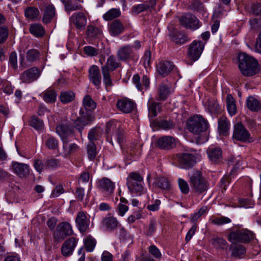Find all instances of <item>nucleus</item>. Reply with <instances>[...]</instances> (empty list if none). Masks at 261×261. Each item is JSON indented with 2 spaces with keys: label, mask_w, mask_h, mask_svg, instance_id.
Returning a JSON list of instances; mask_svg holds the SVG:
<instances>
[{
  "label": "nucleus",
  "mask_w": 261,
  "mask_h": 261,
  "mask_svg": "<svg viewBox=\"0 0 261 261\" xmlns=\"http://www.w3.org/2000/svg\"><path fill=\"white\" fill-rule=\"evenodd\" d=\"M59 98L62 103L66 104L72 101L75 98V93L70 90L61 92Z\"/></svg>",
  "instance_id": "nucleus-36"
},
{
  "label": "nucleus",
  "mask_w": 261,
  "mask_h": 261,
  "mask_svg": "<svg viewBox=\"0 0 261 261\" xmlns=\"http://www.w3.org/2000/svg\"><path fill=\"white\" fill-rule=\"evenodd\" d=\"M83 104L87 111H91L96 108V103L92 100L91 96L86 95L83 100Z\"/></svg>",
  "instance_id": "nucleus-44"
},
{
  "label": "nucleus",
  "mask_w": 261,
  "mask_h": 261,
  "mask_svg": "<svg viewBox=\"0 0 261 261\" xmlns=\"http://www.w3.org/2000/svg\"><path fill=\"white\" fill-rule=\"evenodd\" d=\"M176 160L184 168L192 167L195 164V158L191 153H179L176 154Z\"/></svg>",
  "instance_id": "nucleus-14"
},
{
  "label": "nucleus",
  "mask_w": 261,
  "mask_h": 261,
  "mask_svg": "<svg viewBox=\"0 0 261 261\" xmlns=\"http://www.w3.org/2000/svg\"><path fill=\"white\" fill-rule=\"evenodd\" d=\"M154 184L163 190H169L170 188V184L169 180L164 177H158L155 179Z\"/></svg>",
  "instance_id": "nucleus-43"
},
{
  "label": "nucleus",
  "mask_w": 261,
  "mask_h": 261,
  "mask_svg": "<svg viewBox=\"0 0 261 261\" xmlns=\"http://www.w3.org/2000/svg\"><path fill=\"white\" fill-rule=\"evenodd\" d=\"M70 21L78 30H84L87 24V18L82 12L73 13L70 17Z\"/></svg>",
  "instance_id": "nucleus-18"
},
{
  "label": "nucleus",
  "mask_w": 261,
  "mask_h": 261,
  "mask_svg": "<svg viewBox=\"0 0 261 261\" xmlns=\"http://www.w3.org/2000/svg\"><path fill=\"white\" fill-rule=\"evenodd\" d=\"M78 240L71 237L65 241L61 247V253L63 256L68 257L72 254L76 246Z\"/></svg>",
  "instance_id": "nucleus-17"
},
{
  "label": "nucleus",
  "mask_w": 261,
  "mask_h": 261,
  "mask_svg": "<svg viewBox=\"0 0 261 261\" xmlns=\"http://www.w3.org/2000/svg\"><path fill=\"white\" fill-rule=\"evenodd\" d=\"M117 219L112 216L105 217L102 221V226L108 230H113L118 226Z\"/></svg>",
  "instance_id": "nucleus-29"
},
{
  "label": "nucleus",
  "mask_w": 261,
  "mask_h": 261,
  "mask_svg": "<svg viewBox=\"0 0 261 261\" xmlns=\"http://www.w3.org/2000/svg\"><path fill=\"white\" fill-rule=\"evenodd\" d=\"M148 115L150 117H154L158 114V111L160 110L159 103L151 101L148 102Z\"/></svg>",
  "instance_id": "nucleus-41"
},
{
  "label": "nucleus",
  "mask_w": 261,
  "mask_h": 261,
  "mask_svg": "<svg viewBox=\"0 0 261 261\" xmlns=\"http://www.w3.org/2000/svg\"><path fill=\"white\" fill-rule=\"evenodd\" d=\"M43 100L47 103H54L57 99V94L55 90L49 89L40 94Z\"/></svg>",
  "instance_id": "nucleus-32"
},
{
  "label": "nucleus",
  "mask_w": 261,
  "mask_h": 261,
  "mask_svg": "<svg viewBox=\"0 0 261 261\" xmlns=\"http://www.w3.org/2000/svg\"><path fill=\"white\" fill-rule=\"evenodd\" d=\"M64 192L65 190L62 185H57L52 191L51 196L53 198L57 197L64 193Z\"/></svg>",
  "instance_id": "nucleus-64"
},
{
  "label": "nucleus",
  "mask_w": 261,
  "mask_h": 261,
  "mask_svg": "<svg viewBox=\"0 0 261 261\" xmlns=\"http://www.w3.org/2000/svg\"><path fill=\"white\" fill-rule=\"evenodd\" d=\"M175 66L170 62L164 61L160 62L157 66L156 70L158 73L162 77L167 76L174 68Z\"/></svg>",
  "instance_id": "nucleus-22"
},
{
  "label": "nucleus",
  "mask_w": 261,
  "mask_h": 261,
  "mask_svg": "<svg viewBox=\"0 0 261 261\" xmlns=\"http://www.w3.org/2000/svg\"><path fill=\"white\" fill-rule=\"evenodd\" d=\"M29 125L37 130H41L43 127V122L35 116L31 118Z\"/></svg>",
  "instance_id": "nucleus-45"
},
{
  "label": "nucleus",
  "mask_w": 261,
  "mask_h": 261,
  "mask_svg": "<svg viewBox=\"0 0 261 261\" xmlns=\"http://www.w3.org/2000/svg\"><path fill=\"white\" fill-rule=\"evenodd\" d=\"M39 69L35 67L25 70L20 75V79L22 82L30 83L36 80L40 76Z\"/></svg>",
  "instance_id": "nucleus-15"
},
{
  "label": "nucleus",
  "mask_w": 261,
  "mask_h": 261,
  "mask_svg": "<svg viewBox=\"0 0 261 261\" xmlns=\"http://www.w3.org/2000/svg\"><path fill=\"white\" fill-rule=\"evenodd\" d=\"M148 252L150 255L155 258H160L162 256L160 250L154 245L149 246L148 248Z\"/></svg>",
  "instance_id": "nucleus-62"
},
{
  "label": "nucleus",
  "mask_w": 261,
  "mask_h": 261,
  "mask_svg": "<svg viewBox=\"0 0 261 261\" xmlns=\"http://www.w3.org/2000/svg\"><path fill=\"white\" fill-rule=\"evenodd\" d=\"M100 134V129L98 128H93L90 129L88 133V138L90 142H93L99 138Z\"/></svg>",
  "instance_id": "nucleus-52"
},
{
  "label": "nucleus",
  "mask_w": 261,
  "mask_h": 261,
  "mask_svg": "<svg viewBox=\"0 0 261 261\" xmlns=\"http://www.w3.org/2000/svg\"><path fill=\"white\" fill-rule=\"evenodd\" d=\"M62 144L63 151L61 153V155L64 158L69 157L79 149V146L76 144L69 143V140L62 141Z\"/></svg>",
  "instance_id": "nucleus-21"
},
{
  "label": "nucleus",
  "mask_w": 261,
  "mask_h": 261,
  "mask_svg": "<svg viewBox=\"0 0 261 261\" xmlns=\"http://www.w3.org/2000/svg\"><path fill=\"white\" fill-rule=\"evenodd\" d=\"M147 9H148V5L144 3L134 6L132 9V13L137 14Z\"/></svg>",
  "instance_id": "nucleus-60"
},
{
  "label": "nucleus",
  "mask_w": 261,
  "mask_h": 261,
  "mask_svg": "<svg viewBox=\"0 0 261 261\" xmlns=\"http://www.w3.org/2000/svg\"><path fill=\"white\" fill-rule=\"evenodd\" d=\"M247 108L252 112H258L261 109V101L253 96H249L246 101Z\"/></svg>",
  "instance_id": "nucleus-30"
},
{
  "label": "nucleus",
  "mask_w": 261,
  "mask_h": 261,
  "mask_svg": "<svg viewBox=\"0 0 261 261\" xmlns=\"http://www.w3.org/2000/svg\"><path fill=\"white\" fill-rule=\"evenodd\" d=\"M121 11L119 9L112 8L103 15V18L106 21L111 20L120 16Z\"/></svg>",
  "instance_id": "nucleus-40"
},
{
  "label": "nucleus",
  "mask_w": 261,
  "mask_h": 261,
  "mask_svg": "<svg viewBox=\"0 0 261 261\" xmlns=\"http://www.w3.org/2000/svg\"><path fill=\"white\" fill-rule=\"evenodd\" d=\"M84 53L89 57H93L97 56L99 53V49L91 46H86L83 48Z\"/></svg>",
  "instance_id": "nucleus-57"
},
{
  "label": "nucleus",
  "mask_w": 261,
  "mask_h": 261,
  "mask_svg": "<svg viewBox=\"0 0 261 261\" xmlns=\"http://www.w3.org/2000/svg\"><path fill=\"white\" fill-rule=\"evenodd\" d=\"M75 223L79 230L83 233L88 229L90 220L84 212H80L76 216Z\"/></svg>",
  "instance_id": "nucleus-19"
},
{
  "label": "nucleus",
  "mask_w": 261,
  "mask_h": 261,
  "mask_svg": "<svg viewBox=\"0 0 261 261\" xmlns=\"http://www.w3.org/2000/svg\"><path fill=\"white\" fill-rule=\"evenodd\" d=\"M178 184L181 193L187 194L189 192V186L188 182L182 178H179L178 179Z\"/></svg>",
  "instance_id": "nucleus-53"
},
{
  "label": "nucleus",
  "mask_w": 261,
  "mask_h": 261,
  "mask_svg": "<svg viewBox=\"0 0 261 261\" xmlns=\"http://www.w3.org/2000/svg\"><path fill=\"white\" fill-rule=\"evenodd\" d=\"M102 34L101 29L92 25H88L87 30V35L89 37L92 38H100Z\"/></svg>",
  "instance_id": "nucleus-38"
},
{
  "label": "nucleus",
  "mask_w": 261,
  "mask_h": 261,
  "mask_svg": "<svg viewBox=\"0 0 261 261\" xmlns=\"http://www.w3.org/2000/svg\"><path fill=\"white\" fill-rule=\"evenodd\" d=\"M232 137L233 139L243 142H250L252 141L249 131L241 123H237L233 126Z\"/></svg>",
  "instance_id": "nucleus-8"
},
{
  "label": "nucleus",
  "mask_w": 261,
  "mask_h": 261,
  "mask_svg": "<svg viewBox=\"0 0 261 261\" xmlns=\"http://www.w3.org/2000/svg\"><path fill=\"white\" fill-rule=\"evenodd\" d=\"M88 124V123L84 120L82 118L79 117L75 121L74 123V127L81 133L84 127Z\"/></svg>",
  "instance_id": "nucleus-58"
},
{
  "label": "nucleus",
  "mask_w": 261,
  "mask_h": 261,
  "mask_svg": "<svg viewBox=\"0 0 261 261\" xmlns=\"http://www.w3.org/2000/svg\"><path fill=\"white\" fill-rule=\"evenodd\" d=\"M120 65V63L116 60L115 56L111 55L108 58L106 65H105L103 66H106L109 71H113L116 68L119 67Z\"/></svg>",
  "instance_id": "nucleus-39"
},
{
  "label": "nucleus",
  "mask_w": 261,
  "mask_h": 261,
  "mask_svg": "<svg viewBox=\"0 0 261 261\" xmlns=\"http://www.w3.org/2000/svg\"><path fill=\"white\" fill-rule=\"evenodd\" d=\"M29 31L31 34L37 38L42 37L45 34L44 28L39 23L32 24L30 27Z\"/></svg>",
  "instance_id": "nucleus-35"
},
{
  "label": "nucleus",
  "mask_w": 261,
  "mask_h": 261,
  "mask_svg": "<svg viewBox=\"0 0 261 261\" xmlns=\"http://www.w3.org/2000/svg\"><path fill=\"white\" fill-rule=\"evenodd\" d=\"M109 31L112 36H116L123 32V24L119 20H115L109 25Z\"/></svg>",
  "instance_id": "nucleus-26"
},
{
  "label": "nucleus",
  "mask_w": 261,
  "mask_h": 261,
  "mask_svg": "<svg viewBox=\"0 0 261 261\" xmlns=\"http://www.w3.org/2000/svg\"><path fill=\"white\" fill-rule=\"evenodd\" d=\"M134 54L133 46L129 44L120 47L116 53L118 59L124 62L132 60L134 59Z\"/></svg>",
  "instance_id": "nucleus-11"
},
{
  "label": "nucleus",
  "mask_w": 261,
  "mask_h": 261,
  "mask_svg": "<svg viewBox=\"0 0 261 261\" xmlns=\"http://www.w3.org/2000/svg\"><path fill=\"white\" fill-rule=\"evenodd\" d=\"M211 243L212 245L217 248H220L222 249L227 248L226 241L221 238H214L211 239Z\"/></svg>",
  "instance_id": "nucleus-47"
},
{
  "label": "nucleus",
  "mask_w": 261,
  "mask_h": 261,
  "mask_svg": "<svg viewBox=\"0 0 261 261\" xmlns=\"http://www.w3.org/2000/svg\"><path fill=\"white\" fill-rule=\"evenodd\" d=\"M61 1L64 5L65 9L67 12L80 10L82 8L81 5L76 3V2L66 0H61Z\"/></svg>",
  "instance_id": "nucleus-37"
},
{
  "label": "nucleus",
  "mask_w": 261,
  "mask_h": 261,
  "mask_svg": "<svg viewBox=\"0 0 261 261\" xmlns=\"http://www.w3.org/2000/svg\"><path fill=\"white\" fill-rule=\"evenodd\" d=\"M204 44L201 41L195 40L189 45L188 50V58L194 61H197L201 56L204 49Z\"/></svg>",
  "instance_id": "nucleus-9"
},
{
  "label": "nucleus",
  "mask_w": 261,
  "mask_h": 261,
  "mask_svg": "<svg viewBox=\"0 0 261 261\" xmlns=\"http://www.w3.org/2000/svg\"><path fill=\"white\" fill-rule=\"evenodd\" d=\"M156 145L163 149H170L176 145L175 139L171 136H164L158 139Z\"/></svg>",
  "instance_id": "nucleus-24"
},
{
  "label": "nucleus",
  "mask_w": 261,
  "mask_h": 261,
  "mask_svg": "<svg viewBox=\"0 0 261 261\" xmlns=\"http://www.w3.org/2000/svg\"><path fill=\"white\" fill-rule=\"evenodd\" d=\"M208 127L207 121L201 116L195 115L190 118L187 122V129L191 133L200 135Z\"/></svg>",
  "instance_id": "nucleus-5"
},
{
  "label": "nucleus",
  "mask_w": 261,
  "mask_h": 261,
  "mask_svg": "<svg viewBox=\"0 0 261 261\" xmlns=\"http://www.w3.org/2000/svg\"><path fill=\"white\" fill-rule=\"evenodd\" d=\"M25 16L29 19H35L39 15V10L34 7H28L24 11Z\"/></svg>",
  "instance_id": "nucleus-42"
},
{
  "label": "nucleus",
  "mask_w": 261,
  "mask_h": 261,
  "mask_svg": "<svg viewBox=\"0 0 261 261\" xmlns=\"http://www.w3.org/2000/svg\"><path fill=\"white\" fill-rule=\"evenodd\" d=\"M72 233L73 230L70 224L68 222H62L58 225L54 231V241L57 243L61 242Z\"/></svg>",
  "instance_id": "nucleus-6"
},
{
  "label": "nucleus",
  "mask_w": 261,
  "mask_h": 261,
  "mask_svg": "<svg viewBox=\"0 0 261 261\" xmlns=\"http://www.w3.org/2000/svg\"><path fill=\"white\" fill-rule=\"evenodd\" d=\"M90 81L98 88L101 84V76L98 67L93 65L90 66L88 70Z\"/></svg>",
  "instance_id": "nucleus-20"
},
{
  "label": "nucleus",
  "mask_w": 261,
  "mask_h": 261,
  "mask_svg": "<svg viewBox=\"0 0 261 261\" xmlns=\"http://www.w3.org/2000/svg\"><path fill=\"white\" fill-rule=\"evenodd\" d=\"M121 123L116 120H111L106 125V132L107 134V138L111 139V142L114 145L113 140L116 141L120 146L124 141V134Z\"/></svg>",
  "instance_id": "nucleus-4"
},
{
  "label": "nucleus",
  "mask_w": 261,
  "mask_h": 261,
  "mask_svg": "<svg viewBox=\"0 0 261 261\" xmlns=\"http://www.w3.org/2000/svg\"><path fill=\"white\" fill-rule=\"evenodd\" d=\"M158 222L154 218L150 220L148 226L146 229V234L148 236H151L153 234L156 230Z\"/></svg>",
  "instance_id": "nucleus-49"
},
{
  "label": "nucleus",
  "mask_w": 261,
  "mask_h": 261,
  "mask_svg": "<svg viewBox=\"0 0 261 261\" xmlns=\"http://www.w3.org/2000/svg\"><path fill=\"white\" fill-rule=\"evenodd\" d=\"M33 165L35 170L39 173H41L43 170L47 169L45 166V161L43 163L42 161L39 159H34Z\"/></svg>",
  "instance_id": "nucleus-56"
},
{
  "label": "nucleus",
  "mask_w": 261,
  "mask_h": 261,
  "mask_svg": "<svg viewBox=\"0 0 261 261\" xmlns=\"http://www.w3.org/2000/svg\"><path fill=\"white\" fill-rule=\"evenodd\" d=\"M179 20L181 25L188 29L195 30L200 27L199 20L191 14L181 16Z\"/></svg>",
  "instance_id": "nucleus-12"
},
{
  "label": "nucleus",
  "mask_w": 261,
  "mask_h": 261,
  "mask_svg": "<svg viewBox=\"0 0 261 261\" xmlns=\"http://www.w3.org/2000/svg\"><path fill=\"white\" fill-rule=\"evenodd\" d=\"M101 72L103 75V81L106 87L112 86V81L110 72L106 66H101Z\"/></svg>",
  "instance_id": "nucleus-46"
},
{
  "label": "nucleus",
  "mask_w": 261,
  "mask_h": 261,
  "mask_svg": "<svg viewBox=\"0 0 261 261\" xmlns=\"http://www.w3.org/2000/svg\"><path fill=\"white\" fill-rule=\"evenodd\" d=\"M127 187L132 194L140 195L146 192L143 177L138 172H130L126 178Z\"/></svg>",
  "instance_id": "nucleus-3"
},
{
  "label": "nucleus",
  "mask_w": 261,
  "mask_h": 261,
  "mask_svg": "<svg viewBox=\"0 0 261 261\" xmlns=\"http://www.w3.org/2000/svg\"><path fill=\"white\" fill-rule=\"evenodd\" d=\"M246 252L245 248L241 245H238L233 250L232 255L234 256L241 257Z\"/></svg>",
  "instance_id": "nucleus-61"
},
{
  "label": "nucleus",
  "mask_w": 261,
  "mask_h": 261,
  "mask_svg": "<svg viewBox=\"0 0 261 261\" xmlns=\"http://www.w3.org/2000/svg\"><path fill=\"white\" fill-rule=\"evenodd\" d=\"M169 36L171 41L178 44H182L190 40L186 34L177 30H173Z\"/></svg>",
  "instance_id": "nucleus-27"
},
{
  "label": "nucleus",
  "mask_w": 261,
  "mask_h": 261,
  "mask_svg": "<svg viewBox=\"0 0 261 261\" xmlns=\"http://www.w3.org/2000/svg\"><path fill=\"white\" fill-rule=\"evenodd\" d=\"M254 234L248 230H239L231 232L228 240L232 243H247L252 240Z\"/></svg>",
  "instance_id": "nucleus-7"
},
{
  "label": "nucleus",
  "mask_w": 261,
  "mask_h": 261,
  "mask_svg": "<svg viewBox=\"0 0 261 261\" xmlns=\"http://www.w3.org/2000/svg\"><path fill=\"white\" fill-rule=\"evenodd\" d=\"M56 133L60 136L62 141L69 140L73 130L68 125L60 124L56 127Z\"/></svg>",
  "instance_id": "nucleus-25"
},
{
  "label": "nucleus",
  "mask_w": 261,
  "mask_h": 261,
  "mask_svg": "<svg viewBox=\"0 0 261 261\" xmlns=\"http://www.w3.org/2000/svg\"><path fill=\"white\" fill-rule=\"evenodd\" d=\"M229 128L230 122L225 116H222L218 119V129L220 135H227Z\"/></svg>",
  "instance_id": "nucleus-28"
},
{
  "label": "nucleus",
  "mask_w": 261,
  "mask_h": 261,
  "mask_svg": "<svg viewBox=\"0 0 261 261\" xmlns=\"http://www.w3.org/2000/svg\"><path fill=\"white\" fill-rule=\"evenodd\" d=\"M231 220L226 217H220L211 220V223L217 225H222L231 222Z\"/></svg>",
  "instance_id": "nucleus-55"
},
{
  "label": "nucleus",
  "mask_w": 261,
  "mask_h": 261,
  "mask_svg": "<svg viewBox=\"0 0 261 261\" xmlns=\"http://www.w3.org/2000/svg\"><path fill=\"white\" fill-rule=\"evenodd\" d=\"M11 171L21 178L26 177L30 173V168L28 164L12 162L10 166Z\"/></svg>",
  "instance_id": "nucleus-13"
},
{
  "label": "nucleus",
  "mask_w": 261,
  "mask_h": 261,
  "mask_svg": "<svg viewBox=\"0 0 261 261\" xmlns=\"http://www.w3.org/2000/svg\"><path fill=\"white\" fill-rule=\"evenodd\" d=\"M188 176L190 186L195 192L201 194L207 191L208 184L200 171L193 170L188 173Z\"/></svg>",
  "instance_id": "nucleus-2"
},
{
  "label": "nucleus",
  "mask_w": 261,
  "mask_h": 261,
  "mask_svg": "<svg viewBox=\"0 0 261 261\" xmlns=\"http://www.w3.org/2000/svg\"><path fill=\"white\" fill-rule=\"evenodd\" d=\"M45 145L49 149H56L59 146L58 141L56 138L49 136L45 141Z\"/></svg>",
  "instance_id": "nucleus-51"
},
{
  "label": "nucleus",
  "mask_w": 261,
  "mask_h": 261,
  "mask_svg": "<svg viewBox=\"0 0 261 261\" xmlns=\"http://www.w3.org/2000/svg\"><path fill=\"white\" fill-rule=\"evenodd\" d=\"M39 57V52L36 49H30L27 53V60L29 62H33Z\"/></svg>",
  "instance_id": "nucleus-59"
},
{
  "label": "nucleus",
  "mask_w": 261,
  "mask_h": 261,
  "mask_svg": "<svg viewBox=\"0 0 261 261\" xmlns=\"http://www.w3.org/2000/svg\"><path fill=\"white\" fill-rule=\"evenodd\" d=\"M45 163L47 169H55L59 166V161L55 158L47 159Z\"/></svg>",
  "instance_id": "nucleus-54"
},
{
  "label": "nucleus",
  "mask_w": 261,
  "mask_h": 261,
  "mask_svg": "<svg viewBox=\"0 0 261 261\" xmlns=\"http://www.w3.org/2000/svg\"><path fill=\"white\" fill-rule=\"evenodd\" d=\"M171 92L170 85L162 83L158 89V96L156 99L163 101L166 100Z\"/></svg>",
  "instance_id": "nucleus-31"
},
{
  "label": "nucleus",
  "mask_w": 261,
  "mask_h": 261,
  "mask_svg": "<svg viewBox=\"0 0 261 261\" xmlns=\"http://www.w3.org/2000/svg\"><path fill=\"white\" fill-rule=\"evenodd\" d=\"M238 66L241 73L245 76H251L259 71L257 60L245 53L238 55Z\"/></svg>",
  "instance_id": "nucleus-1"
},
{
  "label": "nucleus",
  "mask_w": 261,
  "mask_h": 261,
  "mask_svg": "<svg viewBox=\"0 0 261 261\" xmlns=\"http://www.w3.org/2000/svg\"><path fill=\"white\" fill-rule=\"evenodd\" d=\"M55 15V9L53 5L46 6L44 10L42 21L45 23L50 22Z\"/></svg>",
  "instance_id": "nucleus-34"
},
{
  "label": "nucleus",
  "mask_w": 261,
  "mask_h": 261,
  "mask_svg": "<svg viewBox=\"0 0 261 261\" xmlns=\"http://www.w3.org/2000/svg\"><path fill=\"white\" fill-rule=\"evenodd\" d=\"M206 153L213 164H219L222 161V151L220 147L210 146L207 149Z\"/></svg>",
  "instance_id": "nucleus-16"
},
{
  "label": "nucleus",
  "mask_w": 261,
  "mask_h": 261,
  "mask_svg": "<svg viewBox=\"0 0 261 261\" xmlns=\"http://www.w3.org/2000/svg\"><path fill=\"white\" fill-rule=\"evenodd\" d=\"M115 188V182L107 177H103L98 181V188L106 197H109L113 193Z\"/></svg>",
  "instance_id": "nucleus-10"
},
{
  "label": "nucleus",
  "mask_w": 261,
  "mask_h": 261,
  "mask_svg": "<svg viewBox=\"0 0 261 261\" xmlns=\"http://www.w3.org/2000/svg\"><path fill=\"white\" fill-rule=\"evenodd\" d=\"M88 159L93 161L97 155L96 147L94 142H90L87 146Z\"/></svg>",
  "instance_id": "nucleus-48"
},
{
  "label": "nucleus",
  "mask_w": 261,
  "mask_h": 261,
  "mask_svg": "<svg viewBox=\"0 0 261 261\" xmlns=\"http://www.w3.org/2000/svg\"><path fill=\"white\" fill-rule=\"evenodd\" d=\"M9 64L11 68L14 69L17 68V58L15 52L12 53L9 57Z\"/></svg>",
  "instance_id": "nucleus-63"
},
{
  "label": "nucleus",
  "mask_w": 261,
  "mask_h": 261,
  "mask_svg": "<svg viewBox=\"0 0 261 261\" xmlns=\"http://www.w3.org/2000/svg\"><path fill=\"white\" fill-rule=\"evenodd\" d=\"M227 110L229 114L232 116L237 114V109L236 101L231 94H228L226 99Z\"/></svg>",
  "instance_id": "nucleus-33"
},
{
  "label": "nucleus",
  "mask_w": 261,
  "mask_h": 261,
  "mask_svg": "<svg viewBox=\"0 0 261 261\" xmlns=\"http://www.w3.org/2000/svg\"><path fill=\"white\" fill-rule=\"evenodd\" d=\"M116 106L121 112L128 113L135 108V103L129 99L123 98L117 101Z\"/></svg>",
  "instance_id": "nucleus-23"
},
{
  "label": "nucleus",
  "mask_w": 261,
  "mask_h": 261,
  "mask_svg": "<svg viewBox=\"0 0 261 261\" xmlns=\"http://www.w3.org/2000/svg\"><path fill=\"white\" fill-rule=\"evenodd\" d=\"M85 246L87 251L91 252L93 250L95 245L96 241L91 236L86 237L84 241Z\"/></svg>",
  "instance_id": "nucleus-50"
}]
</instances>
